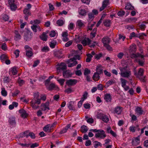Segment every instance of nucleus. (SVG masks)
Returning <instances> with one entry per match:
<instances>
[{
  "label": "nucleus",
  "instance_id": "4468645a",
  "mask_svg": "<svg viewBox=\"0 0 148 148\" xmlns=\"http://www.w3.org/2000/svg\"><path fill=\"white\" fill-rule=\"evenodd\" d=\"M140 138L139 136L132 140V144L134 146H137L140 143Z\"/></svg>",
  "mask_w": 148,
  "mask_h": 148
},
{
  "label": "nucleus",
  "instance_id": "bb28decb",
  "mask_svg": "<svg viewBox=\"0 0 148 148\" xmlns=\"http://www.w3.org/2000/svg\"><path fill=\"white\" fill-rule=\"evenodd\" d=\"M103 43V44L104 45L109 44L110 42V39L108 37H106L103 38L102 39Z\"/></svg>",
  "mask_w": 148,
  "mask_h": 148
},
{
  "label": "nucleus",
  "instance_id": "b1692460",
  "mask_svg": "<svg viewBox=\"0 0 148 148\" xmlns=\"http://www.w3.org/2000/svg\"><path fill=\"white\" fill-rule=\"evenodd\" d=\"M103 67L101 65H99L97 66L96 67V72H98V73L99 74H101L103 73Z\"/></svg>",
  "mask_w": 148,
  "mask_h": 148
},
{
  "label": "nucleus",
  "instance_id": "20e7f679",
  "mask_svg": "<svg viewBox=\"0 0 148 148\" xmlns=\"http://www.w3.org/2000/svg\"><path fill=\"white\" fill-rule=\"evenodd\" d=\"M73 41L77 43L81 42L83 45V37L79 35H76Z\"/></svg>",
  "mask_w": 148,
  "mask_h": 148
},
{
  "label": "nucleus",
  "instance_id": "49530a36",
  "mask_svg": "<svg viewBox=\"0 0 148 148\" xmlns=\"http://www.w3.org/2000/svg\"><path fill=\"white\" fill-rule=\"evenodd\" d=\"M77 25L79 28L82 27L83 25V23H82V21L80 20H78L77 22Z\"/></svg>",
  "mask_w": 148,
  "mask_h": 148
},
{
  "label": "nucleus",
  "instance_id": "c85d7f7f",
  "mask_svg": "<svg viewBox=\"0 0 148 148\" xmlns=\"http://www.w3.org/2000/svg\"><path fill=\"white\" fill-rule=\"evenodd\" d=\"M9 123L11 125H13L16 124V122L15 120V118L14 117H10L8 121Z\"/></svg>",
  "mask_w": 148,
  "mask_h": 148
},
{
  "label": "nucleus",
  "instance_id": "f8f14e48",
  "mask_svg": "<svg viewBox=\"0 0 148 148\" xmlns=\"http://www.w3.org/2000/svg\"><path fill=\"white\" fill-rule=\"evenodd\" d=\"M136 46L135 44H133L131 45L129 48V53H135L136 51Z\"/></svg>",
  "mask_w": 148,
  "mask_h": 148
},
{
  "label": "nucleus",
  "instance_id": "c03bdc74",
  "mask_svg": "<svg viewBox=\"0 0 148 148\" xmlns=\"http://www.w3.org/2000/svg\"><path fill=\"white\" fill-rule=\"evenodd\" d=\"M104 25L106 27H109L110 24V21L109 20H106L104 23Z\"/></svg>",
  "mask_w": 148,
  "mask_h": 148
},
{
  "label": "nucleus",
  "instance_id": "603ef678",
  "mask_svg": "<svg viewBox=\"0 0 148 148\" xmlns=\"http://www.w3.org/2000/svg\"><path fill=\"white\" fill-rule=\"evenodd\" d=\"M37 25H33L31 26V28L33 30V31L34 32H36L37 31Z\"/></svg>",
  "mask_w": 148,
  "mask_h": 148
},
{
  "label": "nucleus",
  "instance_id": "8fccbe9b",
  "mask_svg": "<svg viewBox=\"0 0 148 148\" xmlns=\"http://www.w3.org/2000/svg\"><path fill=\"white\" fill-rule=\"evenodd\" d=\"M27 138H28L29 136L32 139H34L36 137L35 134L33 132L29 133L28 135H27Z\"/></svg>",
  "mask_w": 148,
  "mask_h": 148
},
{
  "label": "nucleus",
  "instance_id": "5fc2aeb1",
  "mask_svg": "<svg viewBox=\"0 0 148 148\" xmlns=\"http://www.w3.org/2000/svg\"><path fill=\"white\" fill-rule=\"evenodd\" d=\"M57 81L61 85L63 86L65 81V80L64 79H58Z\"/></svg>",
  "mask_w": 148,
  "mask_h": 148
},
{
  "label": "nucleus",
  "instance_id": "5701e85b",
  "mask_svg": "<svg viewBox=\"0 0 148 148\" xmlns=\"http://www.w3.org/2000/svg\"><path fill=\"white\" fill-rule=\"evenodd\" d=\"M19 113L21 114V116L22 117L25 118L27 116V114L26 110L23 109H21L19 110Z\"/></svg>",
  "mask_w": 148,
  "mask_h": 148
},
{
  "label": "nucleus",
  "instance_id": "de8ad7c7",
  "mask_svg": "<svg viewBox=\"0 0 148 148\" xmlns=\"http://www.w3.org/2000/svg\"><path fill=\"white\" fill-rule=\"evenodd\" d=\"M1 94L3 96L5 97L7 95V92L6 91L4 88H2L1 91Z\"/></svg>",
  "mask_w": 148,
  "mask_h": 148
},
{
  "label": "nucleus",
  "instance_id": "0eeeda50",
  "mask_svg": "<svg viewBox=\"0 0 148 148\" xmlns=\"http://www.w3.org/2000/svg\"><path fill=\"white\" fill-rule=\"evenodd\" d=\"M130 57L131 58H135L136 59H137V58L139 57L141 58H144L145 57V56L143 55H142L138 53H130Z\"/></svg>",
  "mask_w": 148,
  "mask_h": 148
},
{
  "label": "nucleus",
  "instance_id": "13d9d810",
  "mask_svg": "<svg viewBox=\"0 0 148 148\" xmlns=\"http://www.w3.org/2000/svg\"><path fill=\"white\" fill-rule=\"evenodd\" d=\"M102 54L101 53H100L98 54H96L95 55L94 57L95 59L97 60H99L102 57Z\"/></svg>",
  "mask_w": 148,
  "mask_h": 148
},
{
  "label": "nucleus",
  "instance_id": "a211bd4d",
  "mask_svg": "<svg viewBox=\"0 0 148 148\" xmlns=\"http://www.w3.org/2000/svg\"><path fill=\"white\" fill-rule=\"evenodd\" d=\"M15 36L14 40L16 41H18L21 38V36L20 34L19 33L18 31L15 30L14 32Z\"/></svg>",
  "mask_w": 148,
  "mask_h": 148
},
{
  "label": "nucleus",
  "instance_id": "c756f323",
  "mask_svg": "<svg viewBox=\"0 0 148 148\" xmlns=\"http://www.w3.org/2000/svg\"><path fill=\"white\" fill-rule=\"evenodd\" d=\"M85 119L87 122L89 123H92L94 122V120L92 118H90L87 116H85Z\"/></svg>",
  "mask_w": 148,
  "mask_h": 148
},
{
  "label": "nucleus",
  "instance_id": "6e6d98bb",
  "mask_svg": "<svg viewBox=\"0 0 148 148\" xmlns=\"http://www.w3.org/2000/svg\"><path fill=\"white\" fill-rule=\"evenodd\" d=\"M65 91L68 94H69L72 92H73V90H72L71 88H70L66 89Z\"/></svg>",
  "mask_w": 148,
  "mask_h": 148
},
{
  "label": "nucleus",
  "instance_id": "ea45409f",
  "mask_svg": "<svg viewBox=\"0 0 148 148\" xmlns=\"http://www.w3.org/2000/svg\"><path fill=\"white\" fill-rule=\"evenodd\" d=\"M10 9L13 11H15L17 8V6L15 3L9 5Z\"/></svg>",
  "mask_w": 148,
  "mask_h": 148
},
{
  "label": "nucleus",
  "instance_id": "338daca9",
  "mask_svg": "<svg viewBox=\"0 0 148 148\" xmlns=\"http://www.w3.org/2000/svg\"><path fill=\"white\" fill-rule=\"evenodd\" d=\"M73 41L72 40H70L65 45V46L66 47H68L70 46L72 43Z\"/></svg>",
  "mask_w": 148,
  "mask_h": 148
},
{
  "label": "nucleus",
  "instance_id": "864d4df0",
  "mask_svg": "<svg viewBox=\"0 0 148 148\" xmlns=\"http://www.w3.org/2000/svg\"><path fill=\"white\" fill-rule=\"evenodd\" d=\"M82 96L83 97L81 98V100L78 103V106L79 108L81 106L82 104L83 101V95H82Z\"/></svg>",
  "mask_w": 148,
  "mask_h": 148
},
{
  "label": "nucleus",
  "instance_id": "6e6552de",
  "mask_svg": "<svg viewBox=\"0 0 148 148\" xmlns=\"http://www.w3.org/2000/svg\"><path fill=\"white\" fill-rule=\"evenodd\" d=\"M57 70L59 72H60L61 71H64L66 69V65L64 63H61L59 65V66L57 67Z\"/></svg>",
  "mask_w": 148,
  "mask_h": 148
},
{
  "label": "nucleus",
  "instance_id": "a878e982",
  "mask_svg": "<svg viewBox=\"0 0 148 148\" xmlns=\"http://www.w3.org/2000/svg\"><path fill=\"white\" fill-rule=\"evenodd\" d=\"M91 42V41L89 38L84 37V46L90 45Z\"/></svg>",
  "mask_w": 148,
  "mask_h": 148
},
{
  "label": "nucleus",
  "instance_id": "f257e3e1",
  "mask_svg": "<svg viewBox=\"0 0 148 148\" xmlns=\"http://www.w3.org/2000/svg\"><path fill=\"white\" fill-rule=\"evenodd\" d=\"M34 95L35 99H32L30 102V105L33 108L36 109L39 108V106H36V104L39 105L40 103V99L38 98L39 96L38 92L34 93Z\"/></svg>",
  "mask_w": 148,
  "mask_h": 148
},
{
  "label": "nucleus",
  "instance_id": "37998d69",
  "mask_svg": "<svg viewBox=\"0 0 148 148\" xmlns=\"http://www.w3.org/2000/svg\"><path fill=\"white\" fill-rule=\"evenodd\" d=\"M64 23V21L62 19H59L57 21L56 24L59 26H62Z\"/></svg>",
  "mask_w": 148,
  "mask_h": 148
},
{
  "label": "nucleus",
  "instance_id": "9d476101",
  "mask_svg": "<svg viewBox=\"0 0 148 148\" xmlns=\"http://www.w3.org/2000/svg\"><path fill=\"white\" fill-rule=\"evenodd\" d=\"M77 82V80L75 79H70L67 80L66 84L68 86H73L75 85Z\"/></svg>",
  "mask_w": 148,
  "mask_h": 148
},
{
  "label": "nucleus",
  "instance_id": "4c0bfd02",
  "mask_svg": "<svg viewBox=\"0 0 148 148\" xmlns=\"http://www.w3.org/2000/svg\"><path fill=\"white\" fill-rule=\"evenodd\" d=\"M134 8L129 3H127L125 7V9L127 10H132Z\"/></svg>",
  "mask_w": 148,
  "mask_h": 148
},
{
  "label": "nucleus",
  "instance_id": "58836bf2",
  "mask_svg": "<svg viewBox=\"0 0 148 148\" xmlns=\"http://www.w3.org/2000/svg\"><path fill=\"white\" fill-rule=\"evenodd\" d=\"M86 56L87 57L86 59V62H90L92 57V56L90 54L88 53L86 54Z\"/></svg>",
  "mask_w": 148,
  "mask_h": 148
},
{
  "label": "nucleus",
  "instance_id": "412c9836",
  "mask_svg": "<svg viewBox=\"0 0 148 148\" xmlns=\"http://www.w3.org/2000/svg\"><path fill=\"white\" fill-rule=\"evenodd\" d=\"M122 111L121 107L119 106H117L114 109L113 112L114 113H116L118 114H121Z\"/></svg>",
  "mask_w": 148,
  "mask_h": 148
},
{
  "label": "nucleus",
  "instance_id": "09e8293b",
  "mask_svg": "<svg viewBox=\"0 0 148 148\" xmlns=\"http://www.w3.org/2000/svg\"><path fill=\"white\" fill-rule=\"evenodd\" d=\"M78 13L79 15L81 16H83V7H81L78 10Z\"/></svg>",
  "mask_w": 148,
  "mask_h": 148
},
{
  "label": "nucleus",
  "instance_id": "f704fd0d",
  "mask_svg": "<svg viewBox=\"0 0 148 148\" xmlns=\"http://www.w3.org/2000/svg\"><path fill=\"white\" fill-rule=\"evenodd\" d=\"M55 55L56 57L59 58H61L63 56L62 52L60 51L56 52Z\"/></svg>",
  "mask_w": 148,
  "mask_h": 148
},
{
  "label": "nucleus",
  "instance_id": "f3484780",
  "mask_svg": "<svg viewBox=\"0 0 148 148\" xmlns=\"http://www.w3.org/2000/svg\"><path fill=\"white\" fill-rule=\"evenodd\" d=\"M48 32H43L42 34L39 36L40 39L43 41H46L47 40V35Z\"/></svg>",
  "mask_w": 148,
  "mask_h": 148
},
{
  "label": "nucleus",
  "instance_id": "72a5a7b5",
  "mask_svg": "<svg viewBox=\"0 0 148 148\" xmlns=\"http://www.w3.org/2000/svg\"><path fill=\"white\" fill-rule=\"evenodd\" d=\"M101 119L103 121L106 123H107L109 121V119L108 117L104 114H102Z\"/></svg>",
  "mask_w": 148,
  "mask_h": 148
},
{
  "label": "nucleus",
  "instance_id": "f03ea898",
  "mask_svg": "<svg viewBox=\"0 0 148 148\" xmlns=\"http://www.w3.org/2000/svg\"><path fill=\"white\" fill-rule=\"evenodd\" d=\"M127 67H120L119 69L121 71L120 75L123 77H128L131 75V71L127 69Z\"/></svg>",
  "mask_w": 148,
  "mask_h": 148
},
{
  "label": "nucleus",
  "instance_id": "a18cd8bd",
  "mask_svg": "<svg viewBox=\"0 0 148 148\" xmlns=\"http://www.w3.org/2000/svg\"><path fill=\"white\" fill-rule=\"evenodd\" d=\"M49 48L47 46H45L41 49V51L43 52H46L49 51Z\"/></svg>",
  "mask_w": 148,
  "mask_h": 148
},
{
  "label": "nucleus",
  "instance_id": "473e14b6",
  "mask_svg": "<svg viewBox=\"0 0 148 148\" xmlns=\"http://www.w3.org/2000/svg\"><path fill=\"white\" fill-rule=\"evenodd\" d=\"M17 72V68L13 67L11 69L10 71H9V73H12L13 75H16Z\"/></svg>",
  "mask_w": 148,
  "mask_h": 148
},
{
  "label": "nucleus",
  "instance_id": "c9c22d12",
  "mask_svg": "<svg viewBox=\"0 0 148 148\" xmlns=\"http://www.w3.org/2000/svg\"><path fill=\"white\" fill-rule=\"evenodd\" d=\"M0 58L2 62H4L8 58V57L6 55L3 54L1 55Z\"/></svg>",
  "mask_w": 148,
  "mask_h": 148
},
{
  "label": "nucleus",
  "instance_id": "4be33fe9",
  "mask_svg": "<svg viewBox=\"0 0 148 148\" xmlns=\"http://www.w3.org/2000/svg\"><path fill=\"white\" fill-rule=\"evenodd\" d=\"M71 126V124H69L67 125L66 126L64 127L60 132V134H62L65 133L67 131L68 129L70 128Z\"/></svg>",
  "mask_w": 148,
  "mask_h": 148
},
{
  "label": "nucleus",
  "instance_id": "680f3d73",
  "mask_svg": "<svg viewBox=\"0 0 148 148\" xmlns=\"http://www.w3.org/2000/svg\"><path fill=\"white\" fill-rule=\"evenodd\" d=\"M88 24L87 30H91L92 28L94 26L95 24H92L90 25V23H88Z\"/></svg>",
  "mask_w": 148,
  "mask_h": 148
},
{
  "label": "nucleus",
  "instance_id": "aec40b11",
  "mask_svg": "<svg viewBox=\"0 0 148 148\" xmlns=\"http://www.w3.org/2000/svg\"><path fill=\"white\" fill-rule=\"evenodd\" d=\"M98 73V72H95L92 77L93 79L95 81H97L100 79V77L99 76V75L100 74H99Z\"/></svg>",
  "mask_w": 148,
  "mask_h": 148
},
{
  "label": "nucleus",
  "instance_id": "7ed1b4c3",
  "mask_svg": "<svg viewBox=\"0 0 148 148\" xmlns=\"http://www.w3.org/2000/svg\"><path fill=\"white\" fill-rule=\"evenodd\" d=\"M79 56L78 55L75 56L73 58H70L66 61V63L68 64L69 67H73L77 64V62L75 60L77 59L79 60Z\"/></svg>",
  "mask_w": 148,
  "mask_h": 148
},
{
  "label": "nucleus",
  "instance_id": "7c9ffc66",
  "mask_svg": "<svg viewBox=\"0 0 148 148\" xmlns=\"http://www.w3.org/2000/svg\"><path fill=\"white\" fill-rule=\"evenodd\" d=\"M104 99L107 102H110L111 100L110 94H107L105 95L104 96Z\"/></svg>",
  "mask_w": 148,
  "mask_h": 148
},
{
  "label": "nucleus",
  "instance_id": "4d7b16f0",
  "mask_svg": "<svg viewBox=\"0 0 148 148\" xmlns=\"http://www.w3.org/2000/svg\"><path fill=\"white\" fill-rule=\"evenodd\" d=\"M125 14V12L123 10L119 11L117 13L118 15L120 16H122Z\"/></svg>",
  "mask_w": 148,
  "mask_h": 148
},
{
  "label": "nucleus",
  "instance_id": "1a4fd4ad",
  "mask_svg": "<svg viewBox=\"0 0 148 148\" xmlns=\"http://www.w3.org/2000/svg\"><path fill=\"white\" fill-rule=\"evenodd\" d=\"M72 75V73L69 70L64 71L63 73V76L64 77L66 78L71 77Z\"/></svg>",
  "mask_w": 148,
  "mask_h": 148
},
{
  "label": "nucleus",
  "instance_id": "423d86ee",
  "mask_svg": "<svg viewBox=\"0 0 148 148\" xmlns=\"http://www.w3.org/2000/svg\"><path fill=\"white\" fill-rule=\"evenodd\" d=\"M110 4L109 0H104L102 2V5L100 8L99 11H101L104 10Z\"/></svg>",
  "mask_w": 148,
  "mask_h": 148
},
{
  "label": "nucleus",
  "instance_id": "0e129e2a",
  "mask_svg": "<svg viewBox=\"0 0 148 148\" xmlns=\"http://www.w3.org/2000/svg\"><path fill=\"white\" fill-rule=\"evenodd\" d=\"M50 126V125L48 124L45 126L43 128V130L45 132H48Z\"/></svg>",
  "mask_w": 148,
  "mask_h": 148
},
{
  "label": "nucleus",
  "instance_id": "ddd939ff",
  "mask_svg": "<svg viewBox=\"0 0 148 148\" xmlns=\"http://www.w3.org/2000/svg\"><path fill=\"white\" fill-rule=\"evenodd\" d=\"M49 105V102H47L45 103H42L41 106V110L45 111L47 109L49 110V108L48 107Z\"/></svg>",
  "mask_w": 148,
  "mask_h": 148
},
{
  "label": "nucleus",
  "instance_id": "393cba45",
  "mask_svg": "<svg viewBox=\"0 0 148 148\" xmlns=\"http://www.w3.org/2000/svg\"><path fill=\"white\" fill-rule=\"evenodd\" d=\"M47 88L49 90L51 91L56 88V85L54 83H51L46 86Z\"/></svg>",
  "mask_w": 148,
  "mask_h": 148
},
{
  "label": "nucleus",
  "instance_id": "2eb2a0df",
  "mask_svg": "<svg viewBox=\"0 0 148 148\" xmlns=\"http://www.w3.org/2000/svg\"><path fill=\"white\" fill-rule=\"evenodd\" d=\"M68 107L71 110H75V108L74 106V103L72 101H70L67 104Z\"/></svg>",
  "mask_w": 148,
  "mask_h": 148
},
{
  "label": "nucleus",
  "instance_id": "e2e57ef3",
  "mask_svg": "<svg viewBox=\"0 0 148 148\" xmlns=\"http://www.w3.org/2000/svg\"><path fill=\"white\" fill-rule=\"evenodd\" d=\"M85 79L88 82H90L92 81V79L89 75H86L85 76Z\"/></svg>",
  "mask_w": 148,
  "mask_h": 148
},
{
  "label": "nucleus",
  "instance_id": "3c124183",
  "mask_svg": "<svg viewBox=\"0 0 148 148\" xmlns=\"http://www.w3.org/2000/svg\"><path fill=\"white\" fill-rule=\"evenodd\" d=\"M115 82V81L112 79H111L109 81H108L107 83L106 84L108 85V86H109L112 84L114 83Z\"/></svg>",
  "mask_w": 148,
  "mask_h": 148
},
{
  "label": "nucleus",
  "instance_id": "2f4dec72",
  "mask_svg": "<svg viewBox=\"0 0 148 148\" xmlns=\"http://www.w3.org/2000/svg\"><path fill=\"white\" fill-rule=\"evenodd\" d=\"M32 50H26V55L28 58L31 57L33 55Z\"/></svg>",
  "mask_w": 148,
  "mask_h": 148
},
{
  "label": "nucleus",
  "instance_id": "69168bd1",
  "mask_svg": "<svg viewBox=\"0 0 148 148\" xmlns=\"http://www.w3.org/2000/svg\"><path fill=\"white\" fill-rule=\"evenodd\" d=\"M90 107V104L89 103H86L84 104V107L86 109H89Z\"/></svg>",
  "mask_w": 148,
  "mask_h": 148
},
{
  "label": "nucleus",
  "instance_id": "9b49d317",
  "mask_svg": "<svg viewBox=\"0 0 148 148\" xmlns=\"http://www.w3.org/2000/svg\"><path fill=\"white\" fill-rule=\"evenodd\" d=\"M32 33L29 34L27 33H25L24 36V39L25 41H30L32 38Z\"/></svg>",
  "mask_w": 148,
  "mask_h": 148
},
{
  "label": "nucleus",
  "instance_id": "bf43d9fd",
  "mask_svg": "<svg viewBox=\"0 0 148 148\" xmlns=\"http://www.w3.org/2000/svg\"><path fill=\"white\" fill-rule=\"evenodd\" d=\"M20 53V51L18 49L15 50L14 52V53L16 56V58H18L19 56Z\"/></svg>",
  "mask_w": 148,
  "mask_h": 148
},
{
  "label": "nucleus",
  "instance_id": "79ce46f5",
  "mask_svg": "<svg viewBox=\"0 0 148 148\" xmlns=\"http://www.w3.org/2000/svg\"><path fill=\"white\" fill-rule=\"evenodd\" d=\"M91 73V71L90 69H88L87 68H86L84 70V76L86 75H88Z\"/></svg>",
  "mask_w": 148,
  "mask_h": 148
},
{
  "label": "nucleus",
  "instance_id": "e433bc0d",
  "mask_svg": "<svg viewBox=\"0 0 148 148\" xmlns=\"http://www.w3.org/2000/svg\"><path fill=\"white\" fill-rule=\"evenodd\" d=\"M143 69L141 68L139 69L138 73H137L135 71L134 72V74L135 75H138L140 76H142L143 74Z\"/></svg>",
  "mask_w": 148,
  "mask_h": 148
},
{
  "label": "nucleus",
  "instance_id": "dca6fc26",
  "mask_svg": "<svg viewBox=\"0 0 148 148\" xmlns=\"http://www.w3.org/2000/svg\"><path fill=\"white\" fill-rule=\"evenodd\" d=\"M24 14H25V18L26 20H27L28 19L29 16L30 15L31 13L29 12V10L27 8H25L23 10Z\"/></svg>",
  "mask_w": 148,
  "mask_h": 148
},
{
  "label": "nucleus",
  "instance_id": "6ab92c4d",
  "mask_svg": "<svg viewBox=\"0 0 148 148\" xmlns=\"http://www.w3.org/2000/svg\"><path fill=\"white\" fill-rule=\"evenodd\" d=\"M135 111L138 115H141L143 114L144 111L142 108L139 107L137 106L135 109Z\"/></svg>",
  "mask_w": 148,
  "mask_h": 148
},
{
  "label": "nucleus",
  "instance_id": "cd10ccee",
  "mask_svg": "<svg viewBox=\"0 0 148 148\" xmlns=\"http://www.w3.org/2000/svg\"><path fill=\"white\" fill-rule=\"evenodd\" d=\"M141 58L142 59L141 60H140L139 59H136L135 60L136 62H138L139 65L143 66L144 64L145 60L144 58Z\"/></svg>",
  "mask_w": 148,
  "mask_h": 148
},
{
  "label": "nucleus",
  "instance_id": "39448f33",
  "mask_svg": "<svg viewBox=\"0 0 148 148\" xmlns=\"http://www.w3.org/2000/svg\"><path fill=\"white\" fill-rule=\"evenodd\" d=\"M95 136L96 138L100 137L101 138H104L106 137L105 134V132L103 130H99L98 133L96 134Z\"/></svg>",
  "mask_w": 148,
  "mask_h": 148
},
{
  "label": "nucleus",
  "instance_id": "052dcab7",
  "mask_svg": "<svg viewBox=\"0 0 148 148\" xmlns=\"http://www.w3.org/2000/svg\"><path fill=\"white\" fill-rule=\"evenodd\" d=\"M56 43L57 42L55 41H52L51 42L50 45V47L52 48H54L56 44Z\"/></svg>",
  "mask_w": 148,
  "mask_h": 148
},
{
  "label": "nucleus",
  "instance_id": "774afa93",
  "mask_svg": "<svg viewBox=\"0 0 148 148\" xmlns=\"http://www.w3.org/2000/svg\"><path fill=\"white\" fill-rule=\"evenodd\" d=\"M56 34L55 32L54 31H52L50 32L49 36L51 37H54L55 36Z\"/></svg>",
  "mask_w": 148,
  "mask_h": 148
},
{
  "label": "nucleus",
  "instance_id": "a19ab883",
  "mask_svg": "<svg viewBox=\"0 0 148 148\" xmlns=\"http://www.w3.org/2000/svg\"><path fill=\"white\" fill-rule=\"evenodd\" d=\"M120 80L121 83V86L122 87H124V86H126V84L127 82L126 80L124 79L121 78Z\"/></svg>",
  "mask_w": 148,
  "mask_h": 148
}]
</instances>
